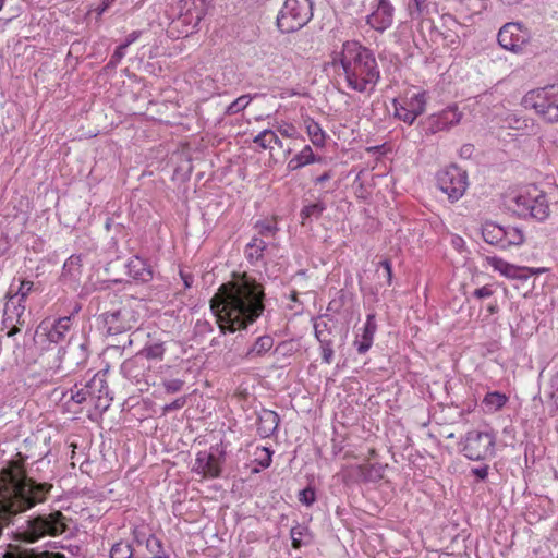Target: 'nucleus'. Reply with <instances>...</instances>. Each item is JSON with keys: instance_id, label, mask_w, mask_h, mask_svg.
Wrapping results in <instances>:
<instances>
[{"instance_id": "nucleus-1", "label": "nucleus", "mask_w": 558, "mask_h": 558, "mask_svg": "<svg viewBox=\"0 0 558 558\" xmlns=\"http://www.w3.org/2000/svg\"><path fill=\"white\" fill-rule=\"evenodd\" d=\"M265 288L255 278L242 274L238 279L222 283L209 301L222 335L245 330L265 311Z\"/></svg>"}, {"instance_id": "nucleus-2", "label": "nucleus", "mask_w": 558, "mask_h": 558, "mask_svg": "<svg viewBox=\"0 0 558 558\" xmlns=\"http://www.w3.org/2000/svg\"><path fill=\"white\" fill-rule=\"evenodd\" d=\"M331 64L342 69L348 88L354 92L374 90L380 80L374 52L356 40L343 43L341 51L333 53Z\"/></svg>"}, {"instance_id": "nucleus-3", "label": "nucleus", "mask_w": 558, "mask_h": 558, "mask_svg": "<svg viewBox=\"0 0 558 558\" xmlns=\"http://www.w3.org/2000/svg\"><path fill=\"white\" fill-rule=\"evenodd\" d=\"M68 518L59 510L31 517L13 533V538L28 544L43 537H57L68 530Z\"/></svg>"}, {"instance_id": "nucleus-4", "label": "nucleus", "mask_w": 558, "mask_h": 558, "mask_svg": "<svg viewBox=\"0 0 558 558\" xmlns=\"http://www.w3.org/2000/svg\"><path fill=\"white\" fill-rule=\"evenodd\" d=\"M313 17L312 0H286L277 16L281 33H294L304 27Z\"/></svg>"}, {"instance_id": "nucleus-5", "label": "nucleus", "mask_w": 558, "mask_h": 558, "mask_svg": "<svg viewBox=\"0 0 558 558\" xmlns=\"http://www.w3.org/2000/svg\"><path fill=\"white\" fill-rule=\"evenodd\" d=\"M522 104L525 108L533 109L546 122H558V86L547 85L527 92Z\"/></svg>"}, {"instance_id": "nucleus-6", "label": "nucleus", "mask_w": 558, "mask_h": 558, "mask_svg": "<svg viewBox=\"0 0 558 558\" xmlns=\"http://www.w3.org/2000/svg\"><path fill=\"white\" fill-rule=\"evenodd\" d=\"M514 210L519 216L544 221L549 216V203L546 194L531 185L514 197Z\"/></svg>"}, {"instance_id": "nucleus-7", "label": "nucleus", "mask_w": 558, "mask_h": 558, "mask_svg": "<svg viewBox=\"0 0 558 558\" xmlns=\"http://www.w3.org/2000/svg\"><path fill=\"white\" fill-rule=\"evenodd\" d=\"M483 240L499 250H507L523 244L525 236L521 228L511 225H499L485 221L481 227Z\"/></svg>"}, {"instance_id": "nucleus-8", "label": "nucleus", "mask_w": 558, "mask_h": 558, "mask_svg": "<svg viewBox=\"0 0 558 558\" xmlns=\"http://www.w3.org/2000/svg\"><path fill=\"white\" fill-rule=\"evenodd\" d=\"M107 336H118L131 331L140 320V313L131 301L121 303L118 308L107 311L100 316Z\"/></svg>"}, {"instance_id": "nucleus-9", "label": "nucleus", "mask_w": 558, "mask_h": 558, "mask_svg": "<svg viewBox=\"0 0 558 558\" xmlns=\"http://www.w3.org/2000/svg\"><path fill=\"white\" fill-rule=\"evenodd\" d=\"M226 454V449L221 444L211 446L208 450L198 451L192 472L206 480L220 477Z\"/></svg>"}, {"instance_id": "nucleus-10", "label": "nucleus", "mask_w": 558, "mask_h": 558, "mask_svg": "<svg viewBox=\"0 0 558 558\" xmlns=\"http://www.w3.org/2000/svg\"><path fill=\"white\" fill-rule=\"evenodd\" d=\"M496 438L489 432L470 430L461 449L465 458L473 461L487 460L495 454Z\"/></svg>"}, {"instance_id": "nucleus-11", "label": "nucleus", "mask_w": 558, "mask_h": 558, "mask_svg": "<svg viewBox=\"0 0 558 558\" xmlns=\"http://www.w3.org/2000/svg\"><path fill=\"white\" fill-rule=\"evenodd\" d=\"M437 185L450 202H457L469 186L468 173L457 165H451L437 173Z\"/></svg>"}, {"instance_id": "nucleus-12", "label": "nucleus", "mask_w": 558, "mask_h": 558, "mask_svg": "<svg viewBox=\"0 0 558 558\" xmlns=\"http://www.w3.org/2000/svg\"><path fill=\"white\" fill-rule=\"evenodd\" d=\"M72 316L73 314L54 318L53 320L44 319L36 332L39 337H45L49 343L62 344L65 341L68 342V336L73 328Z\"/></svg>"}, {"instance_id": "nucleus-13", "label": "nucleus", "mask_w": 558, "mask_h": 558, "mask_svg": "<svg viewBox=\"0 0 558 558\" xmlns=\"http://www.w3.org/2000/svg\"><path fill=\"white\" fill-rule=\"evenodd\" d=\"M70 399L81 404L88 398L101 400L102 397L109 395V388L106 380L98 374H95L85 383H76L73 388L70 389Z\"/></svg>"}, {"instance_id": "nucleus-14", "label": "nucleus", "mask_w": 558, "mask_h": 558, "mask_svg": "<svg viewBox=\"0 0 558 558\" xmlns=\"http://www.w3.org/2000/svg\"><path fill=\"white\" fill-rule=\"evenodd\" d=\"M499 45L509 51L520 52L530 40V33L521 23H506L497 36Z\"/></svg>"}, {"instance_id": "nucleus-15", "label": "nucleus", "mask_w": 558, "mask_h": 558, "mask_svg": "<svg viewBox=\"0 0 558 558\" xmlns=\"http://www.w3.org/2000/svg\"><path fill=\"white\" fill-rule=\"evenodd\" d=\"M5 299L1 324L3 329H8L7 336L14 337L21 331L20 326L25 324L26 306L11 296V289L7 292Z\"/></svg>"}, {"instance_id": "nucleus-16", "label": "nucleus", "mask_w": 558, "mask_h": 558, "mask_svg": "<svg viewBox=\"0 0 558 558\" xmlns=\"http://www.w3.org/2000/svg\"><path fill=\"white\" fill-rule=\"evenodd\" d=\"M461 117L462 113L456 106H449L442 111L430 114L422 121V130L426 135H433L457 125L460 122Z\"/></svg>"}, {"instance_id": "nucleus-17", "label": "nucleus", "mask_w": 558, "mask_h": 558, "mask_svg": "<svg viewBox=\"0 0 558 558\" xmlns=\"http://www.w3.org/2000/svg\"><path fill=\"white\" fill-rule=\"evenodd\" d=\"M385 466L379 463L351 465L345 470L344 482L377 483L384 477Z\"/></svg>"}, {"instance_id": "nucleus-18", "label": "nucleus", "mask_w": 558, "mask_h": 558, "mask_svg": "<svg viewBox=\"0 0 558 558\" xmlns=\"http://www.w3.org/2000/svg\"><path fill=\"white\" fill-rule=\"evenodd\" d=\"M183 5L182 10L185 9V12L179 14L178 19L172 22L173 26L179 28L181 34L187 36L193 33L194 29L197 28L202 19L204 17V9L195 5V0H182Z\"/></svg>"}, {"instance_id": "nucleus-19", "label": "nucleus", "mask_w": 558, "mask_h": 558, "mask_svg": "<svg viewBox=\"0 0 558 558\" xmlns=\"http://www.w3.org/2000/svg\"><path fill=\"white\" fill-rule=\"evenodd\" d=\"M395 7L390 0H376L373 12L367 15L366 23L377 32H385L393 23Z\"/></svg>"}, {"instance_id": "nucleus-20", "label": "nucleus", "mask_w": 558, "mask_h": 558, "mask_svg": "<svg viewBox=\"0 0 558 558\" xmlns=\"http://www.w3.org/2000/svg\"><path fill=\"white\" fill-rule=\"evenodd\" d=\"M377 331L376 316L371 313L366 316V322L356 332L353 345L359 354H365L373 345L374 337Z\"/></svg>"}, {"instance_id": "nucleus-21", "label": "nucleus", "mask_w": 558, "mask_h": 558, "mask_svg": "<svg viewBox=\"0 0 558 558\" xmlns=\"http://www.w3.org/2000/svg\"><path fill=\"white\" fill-rule=\"evenodd\" d=\"M148 367L149 366L147 365V362L143 360V356L135 354L121 364L120 372L123 377L140 384L141 381L145 380V375Z\"/></svg>"}, {"instance_id": "nucleus-22", "label": "nucleus", "mask_w": 558, "mask_h": 558, "mask_svg": "<svg viewBox=\"0 0 558 558\" xmlns=\"http://www.w3.org/2000/svg\"><path fill=\"white\" fill-rule=\"evenodd\" d=\"M128 274L134 280L147 283L154 278V270L147 259L138 255L133 256L126 264Z\"/></svg>"}, {"instance_id": "nucleus-23", "label": "nucleus", "mask_w": 558, "mask_h": 558, "mask_svg": "<svg viewBox=\"0 0 558 558\" xmlns=\"http://www.w3.org/2000/svg\"><path fill=\"white\" fill-rule=\"evenodd\" d=\"M280 423V416L277 412L268 409H262L257 415V434L262 438H269L275 435Z\"/></svg>"}, {"instance_id": "nucleus-24", "label": "nucleus", "mask_w": 558, "mask_h": 558, "mask_svg": "<svg viewBox=\"0 0 558 558\" xmlns=\"http://www.w3.org/2000/svg\"><path fill=\"white\" fill-rule=\"evenodd\" d=\"M274 344L275 340L270 335H263L256 338L245 352L244 357L248 361L263 357L274 348Z\"/></svg>"}, {"instance_id": "nucleus-25", "label": "nucleus", "mask_w": 558, "mask_h": 558, "mask_svg": "<svg viewBox=\"0 0 558 558\" xmlns=\"http://www.w3.org/2000/svg\"><path fill=\"white\" fill-rule=\"evenodd\" d=\"M82 341L76 345L74 344L75 336L71 335L68 340V345L71 348V357L75 365L82 366L84 365L89 357V340L81 335Z\"/></svg>"}, {"instance_id": "nucleus-26", "label": "nucleus", "mask_w": 558, "mask_h": 558, "mask_svg": "<svg viewBox=\"0 0 558 558\" xmlns=\"http://www.w3.org/2000/svg\"><path fill=\"white\" fill-rule=\"evenodd\" d=\"M267 250V243L264 239L254 235L251 241L246 244L244 254L247 262L251 265H256L263 260L265 251Z\"/></svg>"}, {"instance_id": "nucleus-27", "label": "nucleus", "mask_w": 558, "mask_h": 558, "mask_svg": "<svg viewBox=\"0 0 558 558\" xmlns=\"http://www.w3.org/2000/svg\"><path fill=\"white\" fill-rule=\"evenodd\" d=\"M322 157L316 156L310 145H305L303 149L289 160L287 167L289 171H296L307 165L320 162Z\"/></svg>"}, {"instance_id": "nucleus-28", "label": "nucleus", "mask_w": 558, "mask_h": 558, "mask_svg": "<svg viewBox=\"0 0 558 558\" xmlns=\"http://www.w3.org/2000/svg\"><path fill=\"white\" fill-rule=\"evenodd\" d=\"M326 209V203L320 199L315 203L304 205L300 211L301 223L306 226L311 223L313 219H319Z\"/></svg>"}, {"instance_id": "nucleus-29", "label": "nucleus", "mask_w": 558, "mask_h": 558, "mask_svg": "<svg viewBox=\"0 0 558 558\" xmlns=\"http://www.w3.org/2000/svg\"><path fill=\"white\" fill-rule=\"evenodd\" d=\"M307 135L316 147H324L326 143V133L314 119L306 117L304 119Z\"/></svg>"}, {"instance_id": "nucleus-30", "label": "nucleus", "mask_w": 558, "mask_h": 558, "mask_svg": "<svg viewBox=\"0 0 558 558\" xmlns=\"http://www.w3.org/2000/svg\"><path fill=\"white\" fill-rule=\"evenodd\" d=\"M414 117L421 116L426 108L427 96L425 92L415 93L409 98L400 100Z\"/></svg>"}, {"instance_id": "nucleus-31", "label": "nucleus", "mask_w": 558, "mask_h": 558, "mask_svg": "<svg viewBox=\"0 0 558 558\" xmlns=\"http://www.w3.org/2000/svg\"><path fill=\"white\" fill-rule=\"evenodd\" d=\"M508 401V397L499 391L487 392L482 401L486 412L499 411Z\"/></svg>"}, {"instance_id": "nucleus-32", "label": "nucleus", "mask_w": 558, "mask_h": 558, "mask_svg": "<svg viewBox=\"0 0 558 558\" xmlns=\"http://www.w3.org/2000/svg\"><path fill=\"white\" fill-rule=\"evenodd\" d=\"M290 536L294 549L310 544L312 539L308 527L299 523L291 529Z\"/></svg>"}, {"instance_id": "nucleus-33", "label": "nucleus", "mask_w": 558, "mask_h": 558, "mask_svg": "<svg viewBox=\"0 0 558 558\" xmlns=\"http://www.w3.org/2000/svg\"><path fill=\"white\" fill-rule=\"evenodd\" d=\"M165 351V343L158 340L156 342L146 343L145 347L136 354L142 355L144 361L155 359L161 360L163 357Z\"/></svg>"}, {"instance_id": "nucleus-34", "label": "nucleus", "mask_w": 558, "mask_h": 558, "mask_svg": "<svg viewBox=\"0 0 558 558\" xmlns=\"http://www.w3.org/2000/svg\"><path fill=\"white\" fill-rule=\"evenodd\" d=\"M254 228L257 230V236L262 239L275 238L279 231L276 218L258 220L255 222Z\"/></svg>"}, {"instance_id": "nucleus-35", "label": "nucleus", "mask_w": 558, "mask_h": 558, "mask_svg": "<svg viewBox=\"0 0 558 558\" xmlns=\"http://www.w3.org/2000/svg\"><path fill=\"white\" fill-rule=\"evenodd\" d=\"M332 318L325 314L318 316L314 322V333L316 339L330 338L332 326L329 324Z\"/></svg>"}, {"instance_id": "nucleus-36", "label": "nucleus", "mask_w": 558, "mask_h": 558, "mask_svg": "<svg viewBox=\"0 0 558 558\" xmlns=\"http://www.w3.org/2000/svg\"><path fill=\"white\" fill-rule=\"evenodd\" d=\"M299 349V345L295 343L294 340H284L279 342L274 351L272 354L276 355L278 359H287L292 356Z\"/></svg>"}, {"instance_id": "nucleus-37", "label": "nucleus", "mask_w": 558, "mask_h": 558, "mask_svg": "<svg viewBox=\"0 0 558 558\" xmlns=\"http://www.w3.org/2000/svg\"><path fill=\"white\" fill-rule=\"evenodd\" d=\"M376 274L379 279H383V282H379L380 286H391L392 283V264L389 259L380 260L377 264Z\"/></svg>"}, {"instance_id": "nucleus-38", "label": "nucleus", "mask_w": 558, "mask_h": 558, "mask_svg": "<svg viewBox=\"0 0 558 558\" xmlns=\"http://www.w3.org/2000/svg\"><path fill=\"white\" fill-rule=\"evenodd\" d=\"M134 550L128 542H118L110 549V558H132Z\"/></svg>"}, {"instance_id": "nucleus-39", "label": "nucleus", "mask_w": 558, "mask_h": 558, "mask_svg": "<svg viewBox=\"0 0 558 558\" xmlns=\"http://www.w3.org/2000/svg\"><path fill=\"white\" fill-rule=\"evenodd\" d=\"M251 100H252V97L248 94L238 97L229 106H227V108L225 110V114L233 116V114H236V113L243 111L250 105Z\"/></svg>"}, {"instance_id": "nucleus-40", "label": "nucleus", "mask_w": 558, "mask_h": 558, "mask_svg": "<svg viewBox=\"0 0 558 558\" xmlns=\"http://www.w3.org/2000/svg\"><path fill=\"white\" fill-rule=\"evenodd\" d=\"M393 109H395V117L399 120L408 123L409 125L413 124L416 120V117H414L410 110L398 99H393Z\"/></svg>"}, {"instance_id": "nucleus-41", "label": "nucleus", "mask_w": 558, "mask_h": 558, "mask_svg": "<svg viewBox=\"0 0 558 558\" xmlns=\"http://www.w3.org/2000/svg\"><path fill=\"white\" fill-rule=\"evenodd\" d=\"M320 345L322 360L326 364H331L333 360V341L331 338L317 339Z\"/></svg>"}, {"instance_id": "nucleus-42", "label": "nucleus", "mask_w": 558, "mask_h": 558, "mask_svg": "<svg viewBox=\"0 0 558 558\" xmlns=\"http://www.w3.org/2000/svg\"><path fill=\"white\" fill-rule=\"evenodd\" d=\"M34 288V282L23 279L20 281V287L15 292L11 291V296H13L19 302L25 304L27 296Z\"/></svg>"}, {"instance_id": "nucleus-43", "label": "nucleus", "mask_w": 558, "mask_h": 558, "mask_svg": "<svg viewBox=\"0 0 558 558\" xmlns=\"http://www.w3.org/2000/svg\"><path fill=\"white\" fill-rule=\"evenodd\" d=\"M146 549L150 557L166 555L162 542L154 534H150L146 539Z\"/></svg>"}, {"instance_id": "nucleus-44", "label": "nucleus", "mask_w": 558, "mask_h": 558, "mask_svg": "<svg viewBox=\"0 0 558 558\" xmlns=\"http://www.w3.org/2000/svg\"><path fill=\"white\" fill-rule=\"evenodd\" d=\"M316 500L315 489L311 486L305 487L299 493V501L305 506H312Z\"/></svg>"}, {"instance_id": "nucleus-45", "label": "nucleus", "mask_w": 558, "mask_h": 558, "mask_svg": "<svg viewBox=\"0 0 558 558\" xmlns=\"http://www.w3.org/2000/svg\"><path fill=\"white\" fill-rule=\"evenodd\" d=\"M163 389L167 393H175L182 390L184 381L179 378L165 379L162 381Z\"/></svg>"}, {"instance_id": "nucleus-46", "label": "nucleus", "mask_w": 558, "mask_h": 558, "mask_svg": "<svg viewBox=\"0 0 558 558\" xmlns=\"http://www.w3.org/2000/svg\"><path fill=\"white\" fill-rule=\"evenodd\" d=\"M125 45H119L110 57L107 68L114 69L125 56Z\"/></svg>"}, {"instance_id": "nucleus-47", "label": "nucleus", "mask_w": 558, "mask_h": 558, "mask_svg": "<svg viewBox=\"0 0 558 558\" xmlns=\"http://www.w3.org/2000/svg\"><path fill=\"white\" fill-rule=\"evenodd\" d=\"M259 450L263 453V456L256 458V461H257L258 465H260L264 469H267L271 464V461H272L271 460L272 451L267 447H262Z\"/></svg>"}, {"instance_id": "nucleus-48", "label": "nucleus", "mask_w": 558, "mask_h": 558, "mask_svg": "<svg viewBox=\"0 0 558 558\" xmlns=\"http://www.w3.org/2000/svg\"><path fill=\"white\" fill-rule=\"evenodd\" d=\"M495 290L492 284H485L481 288H477L473 291L472 295L475 299L482 300L490 298L494 294Z\"/></svg>"}, {"instance_id": "nucleus-49", "label": "nucleus", "mask_w": 558, "mask_h": 558, "mask_svg": "<svg viewBox=\"0 0 558 558\" xmlns=\"http://www.w3.org/2000/svg\"><path fill=\"white\" fill-rule=\"evenodd\" d=\"M186 403V397L177 398L173 402L165 404L162 407V414L170 413L172 411L182 409Z\"/></svg>"}, {"instance_id": "nucleus-50", "label": "nucleus", "mask_w": 558, "mask_h": 558, "mask_svg": "<svg viewBox=\"0 0 558 558\" xmlns=\"http://www.w3.org/2000/svg\"><path fill=\"white\" fill-rule=\"evenodd\" d=\"M268 134H269L268 130L262 131L254 137L253 143L257 144L263 149L270 148V143L268 142L269 141Z\"/></svg>"}, {"instance_id": "nucleus-51", "label": "nucleus", "mask_w": 558, "mask_h": 558, "mask_svg": "<svg viewBox=\"0 0 558 558\" xmlns=\"http://www.w3.org/2000/svg\"><path fill=\"white\" fill-rule=\"evenodd\" d=\"M80 266H81V256L72 255L65 260V263L63 265V270L71 272L74 267H80Z\"/></svg>"}, {"instance_id": "nucleus-52", "label": "nucleus", "mask_w": 558, "mask_h": 558, "mask_svg": "<svg viewBox=\"0 0 558 558\" xmlns=\"http://www.w3.org/2000/svg\"><path fill=\"white\" fill-rule=\"evenodd\" d=\"M489 466L484 464L482 466L473 468L471 473L477 477L478 481H485L488 477Z\"/></svg>"}, {"instance_id": "nucleus-53", "label": "nucleus", "mask_w": 558, "mask_h": 558, "mask_svg": "<svg viewBox=\"0 0 558 558\" xmlns=\"http://www.w3.org/2000/svg\"><path fill=\"white\" fill-rule=\"evenodd\" d=\"M3 558H28V557H27L26 553H22L17 548L11 547L10 549H8L4 553Z\"/></svg>"}, {"instance_id": "nucleus-54", "label": "nucleus", "mask_w": 558, "mask_h": 558, "mask_svg": "<svg viewBox=\"0 0 558 558\" xmlns=\"http://www.w3.org/2000/svg\"><path fill=\"white\" fill-rule=\"evenodd\" d=\"M278 131L284 137H294L296 134V130L292 124L280 126Z\"/></svg>"}, {"instance_id": "nucleus-55", "label": "nucleus", "mask_w": 558, "mask_h": 558, "mask_svg": "<svg viewBox=\"0 0 558 558\" xmlns=\"http://www.w3.org/2000/svg\"><path fill=\"white\" fill-rule=\"evenodd\" d=\"M332 177H333V171L327 170L323 174H320L319 177L314 179V184L315 185L324 184L325 182L329 181Z\"/></svg>"}, {"instance_id": "nucleus-56", "label": "nucleus", "mask_w": 558, "mask_h": 558, "mask_svg": "<svg viewBox=\"0 0 558 558\" xmlns=\"http://www.w3.org/2000/svg\"><path fill=\"white\" fill-rule=\"evenodd\" d=\"M141 34V31H133L126 36L124 43H122L121 45H125V48H128L130 45H132L140 38Z\"/></svg>"}, {"instance_id": "nucleus-57", "label": "nucleus", "mask_w": 558, "mask_h": 558, "mask_svg": "<svg viewBox=\"0 0 558 558\" xmlns=\"http://www.w3.org/2000/svg\"><path fill=\"white\" fill-rule=\"evenodd\" d=\"M180 277L184 283V288H191L194 281L193 275L190 272H185L184 270H180Z\"/></svg>"}, {"instance_id": "nucleus-58", "label": "nucleus", "mask_w": 558, "mask_h": 558, "mask_svg": "<svg viewBox=\"0 0 558 558\" xmlns=\"http://www.w3.org/2000/svg\"><path fill=\"white\" fill-rule=\"evenodd\" d=\"M196 326L202 332H211L214 330L213 325L207 320H198Z\"/></svg>"}, {"instance_id": "nucleus-59", "label": "nucleus", "mask_w": 558, "mask_h": 558, "mask_svg": "<svg viewBox=\"0 0 558 558\" xmlns=\"http://www.w3.org/2000/svg\"><path fill=\"white\" fill-rule=\"evenodd\" d=\"M133 343V340L131 339V336L128 337V340L125 342H123V344H112L109 347L110 350H116V351H124L126 348L131 347Z\"/></svg>"}, {"instance_id": "nucleus-60", "label": "nucleus", "mask_w": 558, "mask_h": 558, "mask_svg": "<svg viewBox=\"0 0 558 558\" xmlns=\"http://www.w3.org/2000/svg\"><path fill=\"white\" fill-rule=\"evenodd\" d=\"M474 151V146L471 144H464L460 149V156L462 157H471Z\"/></svg>"}, {"instance_id": "nucleus-61", "label": "nucleus", "mask_w": 558, "mask_h": 558, "mask_svg": "<svg viewBox=\"0 0 558 558\" xmlns=\"http://www.w3.org/2000/svg\"><path fill=\"white\" fill-rule=\"evenodd\" d=\"M269 134H268V137H269V143H274L276 144L277 146H279L280 148H282L283 144H282V141L277 136V134L271 131V130H268Z\"/></svg>"}, {"instance_id": "nucleus-62", "label": "nucleus", "mask_w": 558, "mask_h": 558, "mask_svg": "<svg viewBox=\"0 0 558 558\" xmlns=\"http://www.w3.org/2000/svg\"><path fill=\"white\" fill-rule=\"evenodd\" d=\"M116 0H102L101 5L98 8V14H102L107 11Z\"/></svg>"}, {"instance_id": "nucleus-63", "label": "nucleus", "mask_w": 558, "mask_h": 558, "mask_svg": "<svg viewBox=\"0 0 558 558\" xmlns=\"http://www.w3.org/2000/svg\"><path fill=\"white\" fill-rule=\"evenodd\" d=\"M414 4L417 13L420 14L426 8V0H414Z\"/></svg>"}, {"instance_id": "nucleus-64", "label": "nucleus", "mask_w": 558, "mask_h": 558, "mask_svg": "<svg viewBox=\"0 0 558 558\" xmlns=\"http://www.w3.org/2000/svg\"><path fill=\"white\" fill-rule=\"evenodd\" d=\"M486 310L489 313V315H493L498 312L499 307H498L497 303L495 302V303L488 304Z\"/></svg>"}]
</instances>
